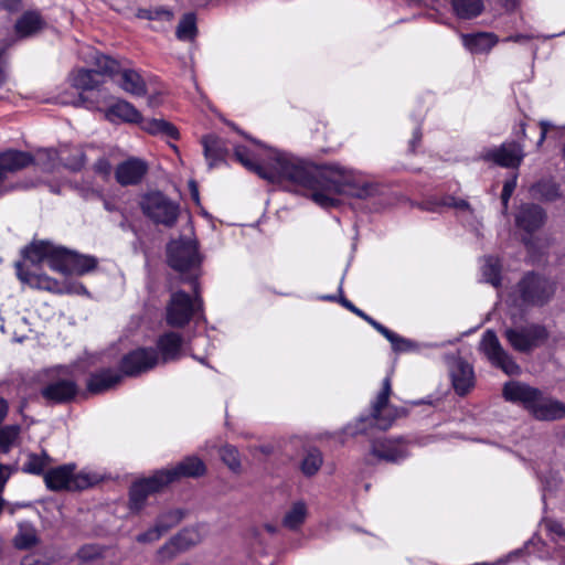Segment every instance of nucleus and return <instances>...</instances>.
<instances>
[{
	"label": "nucleus",
	"mask_w": 565,
	"mask_h": 565,
	"mask_svg": "<svg viewBox=\"0 0 565 565\" xmlns=\"http://www.w3.org/2000/svg\"><path fill=\"white\" fill-rule=\"evenodd\" d=\"M234 156L260 178L273 183L287 182L290 191L309 198L323 209L338 206L342 194L366 199L377 192L373 183L360 181L353 171L338 164L318 167L279 150H270L268 162L259 164L244 146H236Z\"/></svg>",
	"instance_id": "f257e3e1"
},
{
	"label": "nucleus",
	"mask_w": 565,
	"mask_h": 565,
	"mask_svg": "<svg viewBox=\"0 0 565 565\" xmlns=\"http://www.w3.org/2000/svg\"><path fill=\"white\" fill-rule=\"evenodd\" d=\"M167 258L169 266L180 273L183 281L198 282L202 257L194 238L184 236L171 241L167 247Z\"/></svg>",
	"instance_id": "f03ea898"
},
{
	"label": "nucleus",
	"mask_w": 565,
	"mask_h": 565,
	"mask_svg": "<svg viewBox=\"0 0 565 565\" xmlns=\"http://www.w3.org/2000/svg\"><path fill=\"white\" fill-rule=\"evenodd\" d=\"M391 394L392 382L391 377L386 376L382 382L381 391L371 403L370 414L359 419L362 427L358 428L354 433H363L366 429V426H374L379 429L386 430L397 418L406 415V411L404 408L390 404L388 399Z\"/></svg>",
	"instance_id": "7ed1b4c3"
},
{
	"label": "nucleus",
	"mask_w": 565,
	"mask_h": 565,
	"mask_svg": "<svg viewBox=\"0 0 565 565\" xmlns=\"http://www.w3.org/2000/svg\"><path fill=\"white\" fill-rule=\"evenodd\" d=\"M193 286L194 296L179 290L171 294L166 309L167 323L170 327L181 328L202 310V298L198 282H190Z\"/></svg>",
	"instance_id": "20e7f679"
},
{
	"label": "nucleus",
	"mask_w": 565,
	"mask_h": 565,
	"mask_svg": "<svg viewBox=\"0 0 565 565\" xmlns=\"http://www.w3.org/2000/svg\"><path fill=\"white\" fill-rule=\"evenodd\" d=\"M140 209L151 222L166 227H173L180 215L179 203L160 191H151L142 195Z\"/></svg>",
	"instance_id": "39448f33"
},
{
	"label": "nucleus",
	"mask_w": 565,
	"mask_h": 565,
	"mask_svg": "<svg viewBox=\"0 0 565 565\" xmlns=\"http://www.w3.org/2000/svg\"><path fill=\"white\" fill-rule=\"evenodd\" d=\"M70 83L81 93L71 102L64 100V104H72L87 109L97 108L100 96L99 86L103 84L99 72L85 68L77 70L70 75Z\"/></svg>",
	"instance_id": "423d86ee"
},
{
	"label": "nucleus",
	"mask_w": 565,
	"mask_h": 565,
	"mask_svg": "<svg viewBox=\"0 0 565 565\" xmlns=\"http://www.w3.org/2000/svg\"><path fill=\"white\" fill-rule=\"evenodd\" d=\"M74 465H63L57 468L50 469L44 475V481L50 490H83L93 486L97 479L89 473H74Z\"/></svg>",
	"instance_id": "0eeeda50"
},
{
	"label": "nucleus",
	"mask_w": 565,
	"mask_h": 565,
	"mask_svg": "<svg viewBox=\"0 0 565 565\" xmlns=\"http://www.w3.org/2000/svg\"><path fill=\"white\" fill-rule=\"evenodd\" d=\"M503 335L515 351L529 353L540 348L548 339V331L542 324L531 323L523 327L507 328Z\"/></svg>",
	"instance_id": "6e6552de"
},
{
	"label": "nucleus",
	"mask_w": 565,
	"mask_h": 565,
	"mask_svg": "<svg viewBox=\"0 0 565 565\" xmlns=\"http://www.w3.org/2000/svg\"><path fill=\"white\" fill-rule=\"evenodd\" d=\"M18 278L32 288L43 289L55 294H86V288L79 282H60L46 274L31 271L22 263H17Z\"/></svg>",
	"instance_id": "1a4fd4ad"
},
{
	"label": "nucleus",
	"mask_w": 565,
	"mask_h": 565,
	"mask_svg": "<svg viewBox=\"0 0 565 565\" xmlns=\"http://www.w3.org/2000/svg\"><path fill=\"white\" fill-rule=\"evenodd\" d=\"M479 350L487 356L489 362L501 369L508 375H518L521 367L514 361L513 356L504 350L495 332L487 330L480 340Z\"/></svg>",
	"instance_id": "9d476101"
},
{
	"label": "nucleus",
	"mask_w": 565,
	"mask_h": 565,
	"mask_svg": "<svg viewBox=\"0 0 565 565\" xmlns=\"http://www.w3.org/2000/svg\"><path fill=\"white\" fill-rule=\"evenodd\" d=\"M518 292L522 303L543 306L553 296L554 284L544 277L529 273L518 284Z\"/></svg>",
	"instance_id": "9b49d317"
},
{
	"label": "nucleus",
	"mask_w": 565,
	"mask_h": 565,
	"mask_svg": "<svg viewBox=\"0 0 565 565\" xmlns=\"http://www.w3.org/2000/svg\"><path fill=\"white\" fill-rule=\"evenodd\" d=\"M168 484L167 478L161 470L156 471L149 478L134 482L129 491L130 510L140 511L150 494L161 491Z\"/></svg>",
	"instance_id": "f8f14e48"
},
{
	"label": "nucleus",
	"mask_w": 565,
	"mask_h": 565,
	"mask_svg": "<svg viewBox=\"0 0 565 565\" xmlns=\"http://www.w3.org/2000/svg\"><path fill=\"white\" fill-rule=\"evenodd\" d=\"M159 354L152 348L136 349L121 359L120 370L127 376H137L148 372L159 363Z\"/></svg>",
	"instance_id": "ddd939ff"
},
{
	"label": "nucleus",
	"mask_w": 565,
	"mask_h": 565,
	"mask_svg": "<svg viewBox=\"0 0 565 565\" xmlns=\"http://www.w3.org/2000/svg\"><path fill=\"white\" fill-rule=\"evenodd\" d=\"M76 383L65 376H52L41 388V396L49 403L64 404L71 402L77 394Z\"/></svg>",
	"instance_id": "4468645a"
},
{
	"label": "nucleus",
	"mask_w": 565,
	"mask_h": 565,
	"mask_svg": "<svg viewBox=\"0 0 565 565\" xmlns=\"http://www.w3.org/2000/svg\"><path fill=\"white\" fill-rule=\"evenodd\" d=\"M524 158L523 148L516 142H504L498 148L489 149L482 153V159L492 161L503 168H516Z\"/></svg>",
	"instance_id": "2eb2a0df"
},
{
	"label": "nucleus",
	"mask_w": 565,
	"mask_h": 565,
	"mask_svg": "<svg viewBox=\"0 0 565 565\" xmlns=\"http://www.w3.org/2000/svg\"><path fill=\"white\" fill-rule=\"evenodd\" d=\"M371 452L380 460L397 462L408 456V446L403 437L377 439L372 444Z\"/></svg>",
	"instance_id": "dca6fc26"
},
{
	"label": "nucleus",
	"mask_w": 565,
	"mask_h": 565,
	"mask_svg": "<svg viewBox=\"0 0 565 565\" xmlns=\"http://www.w3.org/2000/svg\"><path fill=\"white\" fill-rule=\"evenodd\" d=\"M148 172V164L139 158H129L120 162L115 170L116 181L122 185H136Z\"/></svg>",
	"instance_id": "f3484780"
},
{
	"label": "nucleus",
	"mask_w": 565,
	"mask_h": 565,
	"mask_svg": "<svg viewBox=\"0 0 565 565\" xmlns=\"http://www.w3.org/2000/svg\"><path fill=\"white\" fill-rule=\"evenodd\" d=\"M546 221L545 211L536 204H522L515 214V225L526 234L540 230Z\"/></svg>",
	"instance_id": "a211bd4d"
},
{
	"label": "nucleus",
	"mask_w": 565,
	"mask_h": 565,
	"mask_svg": "<svg viewBox=\"0 0 565 565\" xmlns=\"http://www.w3.org/2000/svg\"><path fill=\"white\" fill-rule=\"evenodd\" d=\"M540 390L522 382L511 381L503 387V396L507 401L519 403L525 409L531 412L535 401H537Z\"/></svg>",
	"instance_id": "6ab92c4d"
},
{
	"label": "nucleus",
	"mask_w": 565,
	"mask_h": 565,
	"mask_svg": "<svg viewBox=\"0 0 565 565\" xmlns=\"http://www.w3.org/2000/svg\"><path fill=\"white\" fill-rule=\"evenodd\" d=\"M167 478L168 483H171L180 478H198L205 473L206 467L204 462L196 456L186 457L177 466L161 470Z\"/></svg>",
	"instance_id": "aec40b11"
},
{
	"label": "nucleus",
	"mask_w": 565,
	"mask_h": 565,
	"mask_svg": "<svg viewBox=\"0 0 565 565\" xmlns=\"http://www.w3.org/2000/svg\"><path fill=\"white\" fill-rule=\"evenodd\" d=\"M530 413L540 420H555L565 416V406L540 392Z\"/></svg>",
	"instance_id": "412c9836"
},
{
	"label": "nucleus",
	"mask_w": 565,
	"mask_h": 565,
	"mask_svg": "<svg viewBox=\"0 0 565 565\" xmlns=\"http://www.w3.org/2000/svg\"><path fill=\"white\" fill-rule=\"evenodd\" d=\"M201 145L210 169L225 161L228 148L222 138L216 135H206L201 138Z\"/></svg>",
	"instance_id": "4be33fe9"
},
{
	"label": "nucleus",
	"mask_w": 565,
	"mask_h": 565,
	"mask_svg": "<svg viewBox=\"0 0 565 565\" xmlns=\"http://www.w3.org/2000/svg\"><path fill=\"white\" fill-rule=\"evenodd\" d=\"M450 375L452 386L459 395H466L475 385L473 369L468 362L461 359L455 361Z\"/></svg>",
	"instance_id": "5701e85b"
},
{
	"label": "nucleus",
	"mask_w": 565,
	"mask_h": 565,
	"mask_svg": "<svg viewBox=\"0 0 565 565\" xmlns=\"http://www.w3.org/2000/svg\"><path fill=\"white\" fill-rule=\"evenodd\" d=\"M32 163V157L24 151L9 150L0 153V183L9 173L17 172Z\"/></svg>",
	"instance_id": "b1692460"
},
{
	"label": "nucleus",
	"mask_w": 565,
	"mask_h": 565,
	"mask_svg": "<svg viewBox=\"0 0 565 565\" xmlns=\"http://www.w3.org/2000/svg\"><path fill=\"white\" fill-rule=\"evenodd\" d=\"M122 375L115 370L104 369L93 373L87 381V390L90 393L99 394L115 387Z\"/></svg>",
	"instance_id": "393cba45"
},
{
	"label": "nucleus",
	"mask_w": 565,
	"mask_h": 565,
	"mask_svg": "<svg viewBox=\"0 0 565 565\" xmlns=\"http://www.w3.org/2000/svg\"><path fill=\"white\" fill-rule=\"evenodd\" d=\"M183 338L175 332L162 334L157 342L158 350L163 363L175 361L181 356Z\"/></svg>",
	"instance_id": "a878e982"
},
{
	"label": "nucleus",
	"mask_w": 565,
	"mask_h": 565,
	"mask_svg": "<svg viewBox=\"0 0 565 565\" xmlns=\"http://www.w3.org/2000/svg\"><path fill=\"white\" fill-rule=\"evenodd\" d=\"M110 121L121 120L125 122H141L142 117L138 109L126 100H117L105 114Z\"/></svg>",
	"instance_id": "bb28decb"
},
{
	"label": "nucleus",
	"mask_w": 565,
	"mask_h": 565,
	"mask_svg": "<svg viewBox=\"0 0 565 565\" xmlns=\"http://www.w3.org/2000/svg\"><path fill=\"white\" fill-rule=\"evenodd\" d=\"M172 523H164L163 519H158L156 525L148 531L140 533L136 536V541L139 543H152L158 541L164 533L171 527L175 526L183 518L182 511H175L170 514Z\"/></svg>",
	"instance_id": "cd10ccee"
},
{
	"label": "nucleus",
	"mask_w": 565,
	"mask_h": 565,
	"mask_svg": "<svg viewBox=\"0 0 565 565\" xmlns=\"http://www.w3.org/2000/svg\"><path fill=\"white\" fill-rule=\"evenodd\" d=\"M44 24L40 13L28 11L18 19L14 29L20 38H28L41 31Z\"/></svg>",
	"instance_id": "c85d7f7f"
},
{
	"label": "nucleus",
	"mask_w": 565,
	"mask_h": 565,
	"mask_svg": "<svg viewBox=\"0 0 565 565\" xmlns=\"http://www.w3.org/2000/svg\"><path fill=\"white\" fill-rule=\"evenodd\" d=\"M118 85L127 93L135 96L146 94V83L135 70H122L118 72Z\"/></svg>",
	"instance_id": "c756f323"
},
{
	"label": "nucleus",
	"mask_w": 565,
	"mask_h": 565,
	"mask_svg": "<svg viewBox=\"0 0 565 565\" xmlns=\"http://www.w3.org/2000/svg\"><path fill=\"white\" fill-rule=\"evenodd\" d=\"M463 45L472 53H483L490 51L498 39L492 33H477L462 35Z\"/></svg>",
	"instance_id": "7c9ffc66"
},
{
	"label": "nucleus",
	"mask_w": 565,
	"mask_h": 565,
	"mask_svg": "<svg viewBox=\"0 0 565 565\" xmlns=\"http://www.w3.org/2000/svg\"><path fill=\"white\" fill-rule=\"evenodd\" d=\"M367 323L390 341L394 351H409L413 349L414 344L411 340L398 335L379 321L374 320L372 317L371 319H367Z\"/></svg>",
	"instance_id": "2f4dec72"
},
{
	"label": "nucleus",
	"mask_w": 565,
	"mask_h": 565,
	"mask_svg": "<svg viewBox=\"0 0 565 565\" xmlns=\"http://www.w3.org/2000/svg\"><path fill=\"white\" fill-rule=\"evenodd\" d=\"M52 247L53 245L50 244L49 242H35L24 248L23 255L26 262H29L31 265L36 266L42 262L47 260Z\"/></svg>",
	"instance_id": "473e14b6"
},
{
	"label": "nucleus",
	"mask_w": 565,
	"mask_h": 565,
	"mask_svg": "<svg viewBox=\"0 0 565 565\" xmlns=\"http://www.w3.org/2000/svg\"><path fill=\"white\" fill-rule=\"evenodd\" d=\"M454 11L460 19H472L483 10L482 0H450Z\"/></svg>",
	"instance_id": "72a5a7b5"
},
{
	"label": "nucleus",
	"mask_w": 565,
	"mask_h": 565,
	"mask_svg": "<svg viewBox=\"0 0 565 565\" xmlns=\"http://www.w3.org/2000/svg\"><path fill=\"white\" fill-rule=\"evenodd\" d=\"M68 274L67 275H84L90 270H93L97 262L92 256L79 255L76 253L70 252L68 258Z\"/></svg>",
	"instance_id": "f704fd0d"
},
{
	"label": "nucleus",
	"mask_w": 565,
	"mask_h": 565,
	"mask_svg": "<svg viewBox=\"0 0 565 565\" xmlns=\"http://www.w3.org/2000/svg\"><path fill=\"white\" fill-rule=\"evenodd\" d=\"M142 129L151 135H160L171 139H178V129L163 119H148L142 121Z\"/></svg>",
	"instance_id": "c9c22d12"
},
{
	"label": "nucleus",
	"mask_w": 565,
	"mask_h": 565,
	"mask_svg": "<svg viewBox=\"0 0 565 565\" xmlns=\"http://www.w3.org/2000/svg\"><path fill=\"white\" fill-rule=\"evenodd\" d=\"M67 149H44L38 152L36 161L42 169L46 171H53L58 164H62L64 160V153Z\"/></svg>",
	"instance_id": "e433bc0d"
},
{
	"label": "nucleus",
	"mask_w": 565,
	"mask_h": 565,
	"mask_svg": "<svg viewBox=\"0 0 565 565\" xmlns=\"http://www.w3.org/2000/svg\"><path fill=\"white\" fill-rule=\"evenodd\" d=\"M481 273L486 282L491 284L493 287L501 285V263L499 258L493 256L484 257Z\"/></svg>",
	"instance_id": "4c0bfd02"
},
{
	"label": "nucleus",
	"mask_w": 565,
	"mask_h": 565,
	"mask_svg": "<svg viewBox=\"0 0 565 565\" xmlns=\"http://www.w3.org/2000/svg\"><path fill=\"white\" fill-rule=\"evenodd\" d=\"M307 505L302 501L295 502L284 516L282 524L289 530L298 529L306 520Z\"/></svg>",
	"instance_id": "58836bf2"
},
{
	"label": "nucleus",
	"mask_w": 565,
	"mask_h": 565,
	"mask_svg": "<svg viewBox=\"0 0 565 565\" xmlns=\"http://www.w3.org/2000/svg\"><path fill=\"white\" fill-rule=\"evenodd\" d=\"M177 544L186 552L191 547L202 542L203 535L198 527H184L172 536Z\"/></svg>",
	"instance_id": "ea45409f"
},
{
	"label": "nucleus",
	"mask_w": 565,
	"mask_h": 565,
	"mask_svg": "<svg viewBox=\"0 0 565 565\" xmlns=\"http://www.w3.org/2000/svg\"><path fill=\"white\" fill-rule=\"evenodd\" d=\"M70 250L53 245L51 253L49 254L47 263L52 270L68 274V259Z\"/></svg>",
	"instance_id": "a19ab883"
},
{
	"label": "nucleus",
	"mask_w": 565,
	"mask_h": 565,
	"mask_svg": "<svg viewBox=\"0 0 565 565\" xmlns=\"http://www.w3.org/2000/svg\"><path fill=\"white\" fill-rule=\"evenodd\" d=\"M51 461L50 456L42 451L41 454H30L23 463L22 471L31 475H42Z\"/></svg>",
	"instance_id": "79ce46f5"
},
{
	"label": "nucleus",
	"mask_w": 565,
	"mask_h": 565,
	"mask_svg": "<svg viewBox=\"0 0 565 565\" xmlns=\"http://www.w3.org/2000/svg\"><path fill=\"white\" fill-rule=\"evenodd\" d=\"M196 19L193 13H186L180 20L175 35L181 41H192L196 35Z\"/></svg>",
	"instance_id": "37998d69"
},
{
	"label": "nucleus",
	"mask_w": 565,
	"mask_h": 565,
	"mask_svg": "<svg viewBox=\"0 0 565 565\" xmlns=\"http://www.w3.org/2000/svg\"><path fill=\"white\" fill-rule=\"evenodd\" d=\"M61 148H66L67 150L64 153V160H62V164L71 171H79L86 163V156L81 148H71L68 146H62Z\"/></svg>",
	"instance_id": "c03bdc74"
},
{
	"label": "nucleus",
	"mask_w": 565,
	"mask_h": 565,
	"mask_svg": "<svg viewBox=\"0 0 565 565\" xmlns=\"http://www.w3.org/2000/svg\"><path fill=\"white\" fill-rule=\"evenodd\" d=\"M532 195L544 201H554L559 196L558 186L552 181H540L531 189Z\"/></svg>",
	"instance_id": "a18cd8bd"
},
{
	"label": "nucleus",
	"mask_w": 565,
	"mask_h": 565,
	"mask_svg": "<svg viewBox=\"0 0 565 565\" xmlns=\"http://www.w3.org/2000/svg\"><path fill=\"white\" fill-rule=\"evenodd\" d=\"M19 425H0V451L8 454L20 435Z\"/></svg>",
	"instance_id": "49530a36"
},
{
	"label": "nucleus",
	"mask_w": 565,
	"mask_h": 565,
	"mask_svg": "<svg viewBox=\"0 0 565 565\" xmlns=\"http://www.w3.org/2000/svg\"><path fill=\"white\" fill-rule=\"evenodd\" d=\"M322 462L321 452L318 449H310L301 462V471L303 475L311 477L319 471Z\"/></svg>",
	"instance_id": "de8ad7c7"
},
{
	"label": "nucleus",
	"mask_w": 565,
	"mask_h": 565,
	"mask_svg": "<svg viewBox=\"0 0 565 565\" xmlns=\"http://www.w3.org/2000/svg\"><path fill=\"white\" fill-rule=\"evenodd\" d=\"M184 553L183 550L171 537L157 552V558L160 563H167L175 558L179 554Z\"/></svg>",
	"instance_id": "09e8293b"
},
{
	"label": "nucleus",
	"mask_w": 565,
	"mask_h": 565,
	"mask_svg": "<svg viewBox=\"0 0 565 565\" xmlns=\"http://www.w3.org/2000/svg\"><path fill=\"white\" fill-rule=\"evenodd\" d=\"M13 543L18 550H29L38 543L36 533L33 529L21 530L14 536Z\"/></svg>",
	"instance_id": "8fccbe9b"
},
{
	"label": "nucleus",
	"mask_w": 565,
	"mask_h": 565,
	"mask_svg": "<svg viewBox=\"0 0 565 565\" xmlns=\"http://www.w3.org/2000/svg\"><path fill=\"white\" fill-rule=\"evenodd\" d=\"M220 456L223 462L233 471H236L241 467V459L238 451L235 447L226 445L221 448Z\"/></svg>",
	"instance_id": "3c124183"
},
{
	"label": "nucleus",
	"mask_w": 565,
	"mask_h": 565,
	"mask_svg": "<svg viewBox=\"0 0 565 565\" xmlns=\"http://www.w3.org/2000/svg\"><path fill=\"white\" fill-rule=\"evenodd\" d=\"M97 72H99L100 78H103V75L105 74H115L119 70V65L117 61L113 60L111 57L103 54H98L95 57Z\"/></svg>",
	"instance_id": "603ef678"
},
{
	"label": "nucleus",
	"mask_w": 565,
	"mask_h": 565,
	"mask_svg": "<svg viewBox=\"0 0 565 565\" xmlns=\"http://www.w3.org/2000/svg\"><path fill=\"white\" fill-rule=\"evenodd\" d=\"M102 553H103V548L99 545L86 544V545H83L77 551V557L81 561L89 562V561L96 559L99 556H102Z\"/></svg>",
	"instance_id": "864d4df0"
},
{
	"label": "nucleus",
	"mask_w": 565,
	"mask_h": 565,
	"mask_svg": "<svg viewBox=\"0 0 565 565\" xmlns=\"http://www.w3.org/2000/svg\"><path fill=\"white\" fill-rule=\"evenodd\" d=\"M515 186H516V180L515 179L508 180L503 184V189H502V192H501V201H502L503 212L504 213L508 210V203H509V200H510V198H511Z\"/></svg>",
	"instance_id": "5fc2aeb1"
},
{
	"label": "nucleus",
	"mask_w": 565,
	"mask_h": 565,
	"mask_svg": "<svg viewBox=\"0 0 565 565\" xmlns=\"http://www.w3.org/2000/svg\"><path fill=\"white\" fill-rule=\"evenodd\" d=\"M162 15H166L168 19L171 18V13L167 10L152 11L149 9H139L138 13H137L138 18L148 19V20H153V19L160 18Z\"/></svg>",
	"instance_id": "6e6d98bb"
},
{
	"label": "nucleus",
	"mask_w": 565,
	"mask_h": 565,
	"mask_svg": "<svg viewBox=\"0 0 565 565\" xmlns=\"http://www.w3.org/2000/svg\"><path fill=\"white\" fill-rule=\"evenodd\" d=\"M95 172L102 174V175H109L111 171V164L106 158H99L95 164H94Z\"/></svg>",
	"instance_id": "4d7b16f0"
},
{
	"label": "nucleus",
	"mask_w": 565,
	"mask_h": 565,
	"mask_svg": "<svg viewBox=\"0 0 565 565\" xmlns=\"http://www.w3.org/2000/svg\"><path fill=\"white\" fill-rule=\"evenodd\" d=\"M341 303L343 307H345L347 309H349L351 312L355 313L358 317L362 318L363 320H365L367 322V319H371L370 316H367L364 311H362L361 309L356 308L350 300H348L347 298H341Z\"/></svg>",
	"instance_id": "13d9d810"
},
{
	"label": "nucleus",
	"mask_w": 565,
	"mask_h": 565,
	"mask_svg": "<svg viewBox=\"0 0 565 565\" xmlns=\"http://www.w3.org/2000/svg\"><path fill=\"white\" fill-rule=\"evenodd\" d=\"M12 469L10 466H6L0 462V493L3 491L4 486L10 478Z\"/></svg>",
	"instance_id": "bf43d9fd"
},
{
	"label": "nucleus",
	"mask_w": 565,
	"mask_h": 565,
	"mask_svg": "<svg viewBox=\"0 0 565 565\" xmlns=\"http://www.w3.org/2000/svg\"><path fill=\"white\" fill-rule=\"evenodd\" d=\"M4 50H0V85H3L8 79L7 62L3 57Z\"/></svg>",
	"instance_id": "052dcab7"
},
{
	"label": "nucleus",
	"mask_w": 565,
	"mask_h": 565,
	"mask_svg": "<svg viewBox=\"0 0 565 565\" xmlns=\"http://www.w3.org/2000/svg\"><path fill=\"white\" fill-rule=\"evenodd\" d=\"M531 39H533V36L529 35V34H515V35H510V36L505 38L503 41L523 44V43L529 42Z\"/></svg>",
	"instance_id": "680f3d73"
},
{
	"label": "nucleus",
	"mask_w": 565,
	"mask_h": 565,
	"mask_svg": "<svg viewBox=\"0 0 565 565\" xmlns=\"http://www.w3.org/2000/svg\"><path fill=\"white\" fill-rule=\"evenodd\" d=\"M540 127H541V136L537 141V147H541L542 143L544 142V140L546 138V134H547L548 129L552 127V125L548 121L542 120L540 122Z\"/></svg>",
	"instance_id": "e2e57ef3"
},
{
	"label": "nucleus",
	"mask_w": 565,
	"mask_h": 565,
	"mask_svg": "<svg viewBox=\"0 0 565 565\" xmlns=\"http://www.w3.org/2000/svg\"><path fill=\"white\" fill-rule=\"evenodd\" d=\"M422 140V131H420V128L417 127L414 131V135H413V138L409 142V148H411V151H415V148L416 146Z\"/></svg>",
	"instance_id": "0e129e2a"
},
{
	"label": "nucleus",
	"mask_w": 565,
	"mask_h": 565,
	"mask_svg": "<svg viewBox=\"0 0 565 565\" xmlns=\"http://www.w3.org/2000/svg\"><path fill=\"white\" fill-rule=\"evenodd\" d=\"M8 412H9V404H8V402L3 397H0V425L2 424L4 418L7 417Z\"/></svg>",
	"instance_id": "69168bd1"
},
{
	"label": "nucleus",
	"mask_w": 565,
	"mask_h": 565,
	"mask_svg": "<svg viewBox=\"0 0 565 565\" xmlns=\"http://www.w3.org/2000/svg\"><path fill=\"white\" fill-rule=\"evenodd\" d=\"M19 3H20V0H2L1 1V6L9 11L17 10L19 7Z\"/></svg>",
	"instance_id": "338daca9"
},
{
	"label": "nucleus",
	"mask_w": 565,
	"mask_h": 565,
	"mask_svg": "<svg viewBox=\"0 0 565 565\" xmlns=\"http://www.w3.org/2000/svg\"><path fill=\"white\" fill-rule=\"evenodd\" d=\"M189 185H190V189H191V195H192V199H193L196 203H199V190H198V186H196L195 182H194V181H191V182L189 183Z\"/></svg>",
	"instance_id": "774afa93"
}]
</instances>
